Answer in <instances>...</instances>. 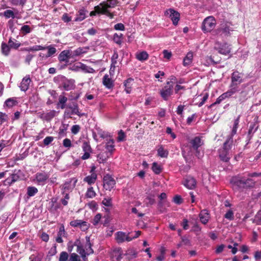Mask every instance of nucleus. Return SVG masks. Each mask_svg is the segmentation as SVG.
Masks as SVG:
<instances>
[{"instance_id": "1", "label": "nucleus", "mask_w": 261, "mask_h": 261, "mask_svg": "<svg viewBox=\"0 0 261 261\" xmlns=\"http://www.w3.org/2000/svg\"><path fill=\"white\" fill-rule=\"evenodd\" d=\"M114 7V0H108L100 3L94 7V10L90 12V16H95L97 14H106L110 18H113V12L111 10Z\"/></svg>"}, {"instance_id": "2", "label": "nucleus", "mask_w": 261, "mask_h": 261, "mask_svg": "<svg viewBox=\"0 0 261 261\" xmlns=\"http://www.w3.org/2000/svg\"><path fill=\"white\" fill-rule=\"evenodd\" d=\"M86 243L84 246L81 243L80 240L76 239L74 242V245L76 246V251L81 255L84 260L86 259L87 256L93 253L92 249V244L90 242V237H86Z\"/></svg>"}, {"instance_id": "3", "label": "nucleus", "mask_w": 261, "mask_h": 261, "mask_svg": "<svg viewBox=\"0 0 261 261\" xmlns=\"http://www.w3.org/2000/svg\"><path fill=\"white\" fill-rule=\"evenodd\" d=\"M175 78L174 76H172L171 81L167 82L166 85L160 91V95L164 100H168L173 94V83L172 80Z\"/></svg>"}, {"instance_id": "4", "label": "nucleus", "mask_w": 261, "mask_h": 261, "mask_svg": "<svg viewBox=\"0 0 261 261\" xmlns=\"http://www.w3.org/2000/svg\"><path fill=\"white\" fill-rule=\"evenodd\" d=\"M111 66L110 70V75L106 74L102 79V83L103 85L108 89H111L113 86V81L111 75L114 71V54L111 57Z\"/></svg>"}, {"instance_id": "5", "label": "nucleus", "mask_w": 261, "mask_h": 261, "mask_svg": "<svg viewBox=\"0 0 261 261\" xmlns=\"http://www.w3.org/2000/svg\"><path fill=\"white\" fill-rule=\"evenodd\" d=\"M216 20L213 16H208L205 18L202 22V30L204 32H210L215 27Z\"/></svg>"}, {"instance_id": "6", "label": "nucleus", "mask_w": 261, "mask_h": 261, "mask_svg": "<svg viewBox=\"0 0 261 261\" xmlns=\"http://www.w3.org/2000/svg\"><path fill=\"white\" fill-rule=\"evenodd\" d=\"M59 87L66 91H69L74 88L75 81L72 79H68L64 76L60 78Z\"/></svg>"}, {"instance_id": "7", "label": "nucleus", "mask_w": 261, "mask_h": 261, "mask_svg": "<svg viewBox=\"0 0 261 261\" xmlns=\"http://www.w3.org/2000/svg\"><path fill=\"white\" fill-rule=\"evenodd\" d=\"M100 136L103 139H106L107 141L106 148L107 150L112 152L114 150V142L112 137L109 135L108 133L104 132L100 134Z\"/></svg>"}, {"instance_id": "8", "label": "nucleus", "mask_w": 261, "mask_h": 261, "mask_svg": "<svg viewBox=\"0 0 261 261\" xmlns=\"http://www.w3.org/2000/svg\"><path fill=\"white\" fill-rule=\"evenodd\" d=\"M165 15L168 16L174 25H177L180 18V14L173 9H169L165 12Z\"/></svg>"}, {"instance_id": "9", "label": "nucleus", "mask_w": 261, "mask_h": 261, "mask_svg": "<svg viewBox=\"0 0 261 261\" xmlns=\"http://www.w3.org/2000/svg\"><path fill=\"white\" fill-rule=\"evenodd\" d=\"M103 188L106 190L110 191L114 187V179L112 175L106 174L103 178Z\"/></svg>"}, {"instance_id": "10", "label": "nucleus", "mask_w": 261, "mask_h": 261, "mask_svg": "<svg viewBox=\"0 0 261 261\" xmlns=\"http://www.w3.org/2000/svg\"><path fill=\"white\" fill-rule=\"evenodd\" d=\"M21 172L20 170L15 171L14 172L11 174L10 177L6 178L4 181L3 184L5 186H10L15 182L18 181L20 179V175Z\"/></svg>"}, {"instance_id": "11", "label": "nucleus", "mask_w": 261, "mask_h": 261, "mask_svg": "<svg viewBox=\"0 0 261 261\" xmlns=\"http://www.w3.org/2000/svg\"><path fill=\"white\" fill-rule=\"evenodd\" d=\"M95 167L92 166L90 171L91 174L84 178V182L87 183L89 185L95 184L97 178V174L95 172Z\"/></svg>"}, {"instance_id": "12", "label": "nucleus", "mask_w": 261, "mask_h": 261, "mask_svg": "<svg viewBox=\"0 0 261 261\" xmlns=\"http://www.w3.org/2000/svg\"><path fill=\"white\" fill-rule=\"evenodd\" d=\"M230 183L233 188L244 189V177L236 176L230 179Z\"/></svg>"}, {"instance_id": "13", "label": "nucleus", "mask_w": 261, "mask_h": 261, "mask_svg": "<svg viewBox=\"0 0 261 261\" xmlns=\"http://www.w3.org/2000/svg\"><path fill=\"white\" fill-rule=\"evenodd\" d=\"M67 107L71 110V113H69L67 111H65V114L70 117L71 115H76L79 117H82L85 115L84 113H81L79 111V107L76 103H73L72 105H69Z\"/></svg>"}, {"instance_id": "14", "label": "nucleus", "mask_w": 261, "mask_h": 261, "mask_svg": "<svg viewBox=\"0 0 261 261\" xmlns=\"http://www.w3.org/2000/svg\"><path fill=\"white\" fill-rule=\"evenodd\" d=\"M49 175L45 172H38L35 175V179L37 184L39 185L43 186L48 179Z\"/></svg>"}, {"instance_id": "15", "label": "nucleus", "mask_w": 261, "mask_h": 261, "mask_svg": "<svg viewBox=\"0 0 261 261\" xmlns=\"http://www.w3.org/2000/svg\"><path fill=\"white\" fill-rule=\"evenodd\" d=\"M215 48L218 50V53L223 55H228L230 52V48L227 43L219 44L217 43Z\"/></svg>"}, {"instance_id": "16", "label": "nucleus", "mask_w": 261, "mask_h": 261, "mask_svg": "<svg viewBox=\"0 0 261 261\" xmlns=\"http://www.w3.org/2000/svg\"><path fill=\"white\" fill-rule=\"evenodd\" d=\"M231 84L237 86L243 82V74L238 71H234L231 74Z\"/></svg>"}, {"instance_id": "17", "label": "nucleus", "mask_w": 261, "mask_h": 261, "mask_svg": "<svg viewBox=\"0 0 261 261\" xmlns=\"http://www.w3.org/2000/svg\"><path fill=\"white\" fill-rule=\"evenodd\" d=\"M72 57V51L70 50H64L59 55L58 59L60 62L67 63L69 60Z\"/></svg>"}, {"instance_id": "18", "label": "nucleus", "mask_w": 261, "mask_h": 261, "mask_svg": "<svg viewBox=\"0 0 261 261\" xmlns=\"http://www.w3.org/2000/svg\"><path fill=\"white\" fill-rule=\"evenodd\" d=\"M82 149L84 152V153L82 156L81 159L83 160L89 159L92 152V149L89 143L87 142H84L82 145Z\"/></svg>"}, {"instance_id": "19", "label": "nucleus", "mask_w": 261, "mask_h": 261, "mask_svg": "<svg viewBox=\"0 0 261 261\" xmlns=\"http://www.w3.org/2000/svg\"><path fill=\"white\" fill-rule=\"evenodd\" d=\"M116 234V239L118 243H121L125 241L130 242L132 240V238H130V237L128 236L129 233L126 234L122 231H118Z\"/></svg>"}, {"instance_id": "20", "label": "nucleus", "mask_w": 261, "mask_h": 261, "mask_svg": "<svg viewBox=\"0 0 261 261\" xmlns=\"http://www.w3.org/2000/svg\"><path fill=\"white\" fill-rule=\"evenodd\" d=\"M105 215L102 217L103 220L101 221V224L104 226H107L112 220L111 215V211L110 208H105Z\"/></svg>"}, {"instance_id": "21", "label": "nucleus", "mask_w": 261, "mask_h": 261, "mask_svg": "<svg viewBox=\"0 0 261 261\" xmlns=\"http://www.w3.org/2000/svg\"><path fill=\"white\" fill-rule=\"evenodd\" d=\"M67 233L65 231L64 225L60 227L59 231L57 233V236L56 238V241L58 243H62L63 240L62 238H67Z\"/></svg>"}, {"instance_id": "22", "label": "nucleus", "mask_w": 261, "mask_h": 261, "mask_svg": "<svg viewBox=\"0 0 261 261\" xmlns=\"http://www.w3.org/2000/svg\"><path fill=\"white\" fill-rule=\"evenodd\" d=\"M190 143L191 145L192 148L194 150H197L199 148L203 145V142L201 138L199 137H196L193 139L191 140Z\"/></svg>"}, {"instance_id": "23", "label": "nucleus", "mask_w": 261, "mask_h": 261, "mask_svg": "<svg viewBox=\"0 0 261 261\" xmlns=\"http://www.w3.org/2000/svg\"><path fill=\"white\" fill-rule=\"evenodd\" d=\"M199 217L201 222L203 224H207L210 218V214L206 209L203 210L200 212Z\"/></svg>"}, {"instance_id": "24", "label": "nucleus", "mask_w": 261, "mask_h": 261, "mask_svg": "<svg viewBox=\"0 0 261 261\" xmlns=\"http://www.w3.org/2000/svg\"><path fill=\"white\" fill-rule=\"evenodd\" d=\"M31 81L29 75H27L23 77L20 84L19 87L20 90L23 91H26L29 88Z\"/></svg>"}, {"instance_id": "25", "label": "nucleus", "mask_w": 261, "mask_h": 261, "mask_svg": "<svg viewBox=\"0 0 261 261\" xmlns=\"http://www.w3.org/2000/svg\"><path fill=\"white\" fill-rule=\"evenodd\" d=\"M182 154L186 162L190 164H191L192 162V158H193V156L191 149L188 148L187 149H183L182 151Z\"/></svg>"}, {"instance_id": "26", "label": "nucleus", "mask_w": 261, "mask_h": 261, "mask_svg": "<svg viewBox=\"0 0 261 261\" xmlns=\"http://www.w3.org/2000/svg\"><path fill=\"white\" fill-rule=\"evenodd\" d=\"M196 184V180L191 176L187 177L185 181L184 185L189 189H193Z\"/></svg>"}, {"instance_id": "27", "label": "nucleus", "mask_w": 261, "mask_h": 261, "mask_svg": "<svg viewBox=\"0 0 261 261\" xmlns=\"http://www.w3.org/2000/svg\"><path fill=\"white\" fill-rule=\"evenodd\" d=\"M57 112L55 110H50L48 112L41 114V118L46 121H50L56 116Z\"/></svg>"}, {"instance_id": "28", "label": "nucleus", "mask_w": 261, "mask_h": 261, "mask_svg": "<svg viewBox=\"0 0 261 261\" xmlns=\"http://www.w3.org/2000/svg\"><path fill=\"white\" fill-rule=\"evenodd\" d=\"M64 93L59 96V101L57 103V108L61 109H64L66 107V103L67 101L68 98L64 96Z\"/></svg>"}, {"instance_id": "29", "label": "nucleus", "mask_w": 261, "mask_h": 261, "mask_svg": "<svg viewBox=\"0 0 261 261\" xmlns=\"http://www.w3.org/2000/svg\"><path fill=\"white\" fill-rule=\"evenodd\" d=\"M88 12L84 8L80 9L76 14L74 21H81L84 20L86 17V14Z\"/></svg>"}, {"instance_id": "30", "label": "nucleus", "mask_w": 261, "mask_h": 261, "mask_svg": "<svg viewBox=\"0 0 261 261\" xmlns=\"http://www.w3.org/2000/svg\"><path fill=\"white\" fill-rule=\"evenodd\" d=\"M134 83V80L132 78H129L124 81V86L125 87V91L127 93H130L132 89V86Z\"/></svg>"}, {"instance_id": "31", "label": "nucleus", "mask_w": 261, "mask_h": 261, "mask_svg": "<svg viewBox=\"0 0 261 261\" xmlns=\"http://www.w3.org/2000/svg\"><path fill=\"white\" fill-rule=\"evenodd\" d=\"M219 156L221 160L225 162H227L230 159L229 151L221 149L219 151Z\"/></svg>"}, {"instance_id": "32", "label": "nucleus", "mask_w": 261, "mask_h": 261, "mask_svg": "<svg viewBox=\"0 0 261 261\" xmlns=\"http://www.w3.org/2000/svg\"><path fill=\"white\" fill-rule=\"evenodd\" d=\"M76 67L81 69L85 72L94 73L95 72V70L92 68L81 63H78Z\"/></svg>"}, {"instance_id": "33", "label": "nucleus", "mask_w": 261, "mask_h": 261, "mask_svg": "<svg viewBox=\"0 0 261 261\" xmlns=\"http://www.w3.org/2000/svg\"><path fill=\"white\" fill-rule=\"evenodd\" d=\"M102 204L105 206L103 211H105V208H110V211L113 210L112 201L111 198L109 197L105 198L102 201Z\"/></svg>"}, {"instance_id": "34", "label": "nucleus", "mask_w": 261, "mask_h": 261, "mask_svg": "<svg viewBox=\"0 0 261 261\" xmlns=\"http://www.w3.org/2000/svg\"><path fill=\"white\" fill-rule=\"evenodd\" d=\"M124 255L127 256V258L128 260H131L137 257V252L133 249H129L126 251V253L124 254Z\"/></svg>"}, {"instance_id": "35", "label": "nucleus", "mask_w": 261, "mask_h": 261, "mask_svg": "<svg viewBox=\"0 0 261 261\" xmlns=\"http://www.w3.org/2000/svg\"><path fill=\"white\" fill-rule=\"evenodd\" d=\"M193 55L192 52H189L184 59L183 65L187 66L191 64L193 60Z\"/></svg>"}, {"instance_id": "36", "label": "nucleus", "mask_w": 261, "mask_h": 261, "mask_svg": "<svg viewBox=\"0 0 261 261\" xmlns=\"http://www.w3.org/2000/svg\"><path fill=\"white\" fill-rule=\"evenodd\" d=\"M232 142H233L232 137L229 136L227 139L226 141L224 142L222 149L229 151V150L231 148Z\"/></svg>"}, {"instance_id": "37", "label": "nucleus", "mask_w": 261, "mask_h": 261, "mask_svg": "<svg viewBox=\"0 0 261 261\" xmlns=\"http://www.w3.org/2000/svg\"><path fill=\"white\" fill-rule=\"evenodd\" d=\"M148 58V54L145 51H143L136 54V58L141 61H145Z\"/></svg>"}, {"instance_id": "38", "label": "nucleus", "mask_w": 261, "mask_h": 261, "mask_svg": "<svg viewBox=\"0 0 261 261\" xmlns=\"http://www.w3.org/2000/svg\"><path fill=\"white\" fill-rule=\"evenodd\" d=\"M45 47H46V49H47L48 50L47 54L45 55V58L50 57L56 54L57 49L53 45H49Z\"/></svg>"}, {"instance_id": "39", "label": "nucleus", "mask_w": 261, "mask_h": 261, "mask_svg": "<svg viewBox=\"0 0 261 261\" xmlns=\"http://www.w3.org/2000/svg\"><path fill=\"white\" fill-rule=\"evenodd\" d=\"M238 91L239 89L238 86L234 85H232V84H231L230 85V89L226 92V93L228 97H229Z\"/></svg>"}, {"instance_id": "40", "label": "nucleus", "mask_w": 261, "mask_h": 261, "mask_svg": "<svg viewBox=\"0 0 261 261\" xmlns=\"http://www.w3.org/2000/svg\"><path fill=\"white\" fill-rule=\"evenodd\" d=\"M1 49L2 54L7 56L9 54L10 50V47L9 45L7 44L6 43L3 42L1 45Z\"/></svg>"}, {"instance_id": "41", "label": "nucleus", "mask_w": 261, "mask_h": 261, "mask_svg": "<svg viewBox=\"0 0 261 261\" xmlns=\"http://www.w3.org/2000/svg\"><path fill=\"white\" fill-rule=\"evenodd\" d=\"M38 190L37 188L33 186H29L27 188V195L29 197L34 196L37 193Z\"/></svg>"}, {"instance_id": "42", "label": "nucleus", "mask_w": 261, "mask_h": 261, "mask_svg": "<svg viewBox=\"0 0 261 261\" xmlns=\"http://www.w3.org/2000/svg\"><path fill=\"white\" fill-rule=\"evenodd\" d=\"M8 44L11 48L14 49H17L21 45V44L19 42L15 39H12L11 38L9 39Z\"/></svg>"}, {"instance_id": "43", "label": "nucleus", "mask_w": 261, "mask_h": 261, "mask_svg": "<svg viewBox=\"0 0 261 261\" xmlns=\"http://www.w3.org/2000/svg\"><path fill=\"white\" fill-rule=\"evenodd\" d=\"M102 218V215L101 214H100V213L97 214L93 218V219L92 221V223L95 226H97L99 223H101Z\"/></svg>"}, {"instance_id": "44", "label": "nucleus", "mask_w": 261, "mask_h": 261, "mask_svg": "<svg viewBox=\"0 0 261 261\" xmlns=\"http://www.w3.org/2000/svg\"><path fill=\"white\" fill-rule=\"evenodd\" d=\"M240 116H239L234 121V123L233 125L232 129L231 131L230 137H232L237 133V129L238 128L239 120Z\"/></svg>"}, {"instance_id": "45", "label": "nucleus", "mask_w": 261, "mask_h": 261, "mask_svg": "<svg viewBox=\"0 0 261 261\" xmlns=\"http://www.w3.org/2000/svg\"><path fill=\"white\" fill-rule=\"evenodd\" d=\"M158 154L161 158H167L168 155V151L165 149L162 146H161L158 149Z\"/></svg>"}, {"instance_id": "46", "label": "nucleus", "mask_w": 261, "mask_h": 261, "mask_svg": "<svg viewBox=\"0 0 261 261\" xmlns=\"http://www.w3.org/2000/svg\"><path fill=\"white\" fill-rule=\"evenodd\" d=\"M81 93L80 91L70 92L69 95L70 100H73L77 99L80 97Z\"/></svg>"}, {"instance_id": "47", "label": "nucleus", "mask_w": 261, "mask_h": 261, "mask_svg": "<svg viewBox=\"0 0 261 261\" xmlns=\"http://www.w3.org/2000/svg\"><path fill=\"white\" fill-rule=\"evenodd\" d=\"M254 186V181L251 178H244V189L251 188Z\"/></svg>"}, {"instance_id": "48", "label": "nucleus", "mask_w": 261, "mask_h": 261, "mask_svg": "<svg viewBox=\"0 0 261 261\" xmlns=\"http://www.w3.org/2000/svg\"><path fill=\"white\" fill-rule=\"evenodd\" d=\"M96 196V193L92 187L88 188L86 193V196L87 198H92Z\"/></svg>"}, {"instance_id": "49", "label": "nucleus", "mask_w": 261, "mask_h": 261, "mask_svg": "<svg viewBox=\"0 0 261 261\" xmlns=\"http://www.w3.org/2000/svg\"><path fill=\"white\" fill-rule=\"evenodd\" d=\"M16 103L17 101L15 100V98H8L5 102V105L9 108L12 107L16 105Z\"/></svg>"}, {"instance_id": "50", "label": "nucleus", "mask_w": 261, "mask_h": 261, "mask_svg": "<svg viewBox=\"0 0 261 261\" xmlns=\"http://www.w3.org/2000/svg\"><path fill=\"white\" fill-rule=\"evenodd\" d=\"M252 222L256 225H261V210L257 213L252 220Z\"/></svg>"}, {"instance_id": "51", "label": "nucleus", "mask_w": 261, "mask_h": 261, "mask_svg": "<svg viewBox=\"0 0 261 261\" xmlns=\"http://www.w3.org/2000/svg\"><path fill=\"white\" fill-rule=\"evenodd\" d=\"M126 135L125 133L122 130H120L118 132V137L117 140L118 142H123L125 140Z\"/></svg>"}, {"instance_id": "52", "label": "nucleus", "mask_w": 261, "mask_h": 261, "mask_svg": "<svg viewBox=\"0 0 261 261\" xmlns=\"http://www.w3.org/2000/svg\"><path fill=\"white\" fill-rule=\"evenodd\" d=\"M32 30L30 27L28 25H23L20 29V31L23 35H25L26 34L31 33Z\"/></svg>"}, {"instance_id": "53", "label": "nucleus", "mask_w": 261, "mask_h": 261, "mask_svg": "<svg viewBox=\"0 0 261 261\" xmlns=\"http://www.w3.org/2000/svg\"><path fill=\"white\" fill-rule=\"evenodd\" d=\"M152 169L153 171L156 174H160L162 170L161 166L155 162H154L152 164Z\"/></svg>"}, {"instance_id": "54", "label": "nucleus", "mask_w": 261, "mask_h": 261, "mask_svg": "<svg viewBox=\"0 0 261 261\" xmlns=\"http://www.w3.org/2000/svg\"><path fill=\"white\" fill-rule=\"evenodd\" d=\"M4 15L7 18H14L15 17V14L13 11L11 10H7L4 13Z\"/></svg>"}, {"instance_id": "55", "label": "nucleus", "mask_w": 261, "mask_h": 261, "mask_svg": "<svg viewBox=\"0 0 261 261\" xmlns=\"http://www.w3.org/2000/svg\"><path fill=\"white\" fill-rule=\"evenodd\" d=\"M27 0H11V3L14 6H23L26 3Z\"/></svg>"}, {"instance_id": "56", "label": "nucleus", "mask_w": 261, "mask_h": 261, "mask_svg": "<svg viewBox=\"0 0 261 261\" xmlns=\"http://www.w3.org/2000/svg\"><path fill=\"white\" fill-rule=\"evenodd\" d=\"M69 255L66 252L63 251L60 254L59 261H67Z\"/></svg>"}, {"instance_id": "57", "label": "nucleus", "mask_w": 261, "mask_h": 261, "mask_svg": "<svg viewBox=\"0 0 261 261\" xmlns=\"http://www.w3.org/2000/svg\"><path fill=\"white\" fill-rule=\"evenodd\" d=\"M123 40V35L121 33H115V43L120 44Z\"/></svg>"}, {"instance_id": "58", "label": "nucleus", "mask_w": 261, "mask_h": 261, "mask_svg": "<svg viewBox=\"0 0 261 261\" xmlns=\"http://www.w3.org/2000/svg\"><path fill=\"white\" fill-rule=\"evenodd\" d=\"M72 180H74V185H73V187L74 186V185H75V184L77 182V180L76 179H70L69 181H66L65 183L64 184L63 188L65 190H69L70 189L69 186H70V183H71V181Z\"/></svg>"}, {"instance_id": "59", "label": "nucleus", "mask_w": 261, "mask_h": 261, "mask_svg": "<svg viewBox=\"0 0 261 261\" xmlns=\"http://www.w3.org/2000/svg\"><path fill=\"white\" fill-rule=\"evenodd\" d=\"M224 217L229 220H232L234 218L233 216V213L232 210H229L225 214L224 216Z\"/></svg>"}, {"instance_id": "60", "label": "nucleus", "mask_w": 261, "mask_h": 261, "mask_svg": "<svg viewBox=\"0 0 261 261\" xmlns=\"http://www.w3.org/2000/svg\"><path fill=\"white\" fill-rule=\"evenodd\" d=\"M54 138L52 136H48L45 138L43 140V144L44 145L47 146L50 144L54 140Z\"/></svg>"}, {"instance_id": "61", "label": "nucleus", "mask_w": 261, "mask_h": 261, "mask_svg": "<svg viewBox=\"0 0 261 261\" xmlns=\"http://www.w3.org/2000/svg\"><path fill=\"white\" fill-rule=\"evenodd\" d=\"M69 261H81L79 256L75 253L70 254Z\"/></svg>"}, {"instance_id": "62", "label": "nucleus", "mask_w": 261, "mask_h": 261, "mask_svg": "<svg viewBox=\"0 0 261 261\" xmlns=\"http://www.w3.org/2000/svg\"><path fill=\"white\" fill-rule=\"evenodd\" d=\"M82 221L81 220H75L72 221L70 222V225L72 227H78L80 226L82 223Z\"/></svg>"}, {"instance_id": "63", "label": "nucleus", "mask_w": 261, "mask_h": 261, "mask_svg": "<svg viewBox=\"0 0 261 261\" xmlns=\"http://www.w3.org/2000/svg\"><path fill=\"white\" fill-rule=\"evenodd\" d=\"M80 130V127L79 125H74L72 126L71 130L72 134H76Z\"/></svg>"}, {"instance_id": "64", "label": "nucleus", "mask_w": 261, "mask_h": 261, "mask_svg": "<svg viewBox=\"0 0 261 261\" xmlns=\"http://www.w3.org/2000/svg\"><path fill=\"white\" fill-rule=\"evenodd\" d=\"M158 208L159 211L162 213L165 212V208L164 207V202L163 201H160L159 202V203L158 204Z\"/></svg>"}]
</instances>
